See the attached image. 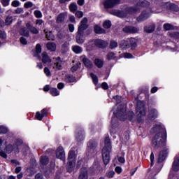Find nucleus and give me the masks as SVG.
I'll list each match as a JSON object with an SVG mask.
<instances>
[{
  "label": "nucleus",
  "instance_id": "1",
  "mask_svg": "<svg viewBox=\"0 0 179 179\" xmlns=\"http://www.w3.org/2000/svg\"><path fill=\"white\" fill-rule=\"evenodd\" d=\"M151 133H156L155 136L152 139V146L155 150L157 149H163L158 156V163H162L166 160L167 157L168 149L166 147L167 139V134H166V129L161 124L155 125L151 130Z\"/></svg>",
  "mask_w": 179,
  "mask_h": 179
},
{
  "label": "nucleus",
  "instance_id": "2",
  "mask_svg": "<svg viewBox=\"0 0 179 179\" xmlns=\"http://www.w3.org/2000/svg\"><path fill=\"white\" fill-rule=\"evenodd\" d=\"M150 3L148 1L144 0L141 3H138L135 7H129L125 9L124 11H120L117 10H113L110 12L112 15L118 16V17H125L128 15V13L132 15L134 13H138L141 11L142 8L145 6H149Z\"/></svg>",
  "mask_w": 179,
  "mask_h": 179
},
{
  "label": "nucleus",
  "instance_id": "3",
  "mask_svg": "<svg viewBox=\"0 0 179 179\" xmlns=\"http://www.w3.org/2000/svg\"><path fill=\"white\" fill-rule=\"evenodd\" d=\"M110 152H111V142L110 141V137H106L104 147L102 149V157L105 166L110 163Z\"/></svg>",
  "mask_w": 179,
  "mask_h": 179
},
{
  "label": "nucleus",
  "instance_id": "4",
  "mask_svg": "<svg viewBox=\"0 0 179 179\" xmlns=\"http://www.w3.org/2000/svg\"><path fill=\"white\" fill-rule=\"evenodd\" d=\"M127 106L125 105H118L116 110H114L113 114L120 120V121H125L127 120Z\"/></svg>",
  "mask_w": 179,
  "mask_h": 179
},
{
  "label": "nucleus",
  "instance_id": "5",
  "mask_svg": "<svg viewBox=\"0 0 179 179\" xmlns=\"http://www.w3.org/2000/svg\"><path fill=\"white\" fill-rule=\"evenodd\" d=\"M69 162L67 164V171L69 173H71L73 170V167H75V162H76V155H75V150L71 148V150L69 152Z\"/></svg>",
  "mask_w": 179,
  "mask_h": 179
},
{
  "label": "nucleus",
  "instance_id": "6",
  "mask_svg": "<svg viewBox=\"0 0 179 179\" xmlns=\"http://www.w3.org/2000/svg\"><path fill=\"white\" fill-rule=\"evenodd\" d=\"M120 48L122 50H128V48H133L136 47V39L135 38H131L126 40H123L120 43Z\"/></svg>",
  "mask_w": 179,
  "mask_h": 179
},
{
  "label": "nucleus",
  "instance_id": "7",
  "mask_svg": "<svg viewBox=\"0 0 179 179\" xmlns=\"http://www.w3.org/2000/svg\"><path fill=\"white\" fill-rule=\"evenodd\" d=\"M152 9L146 8L145 10H143L141 14L136 18L137 22L141 23V22H145V20L149 19L150 16H152Z\"/></svg>",
  "mask_w": 179,
  "mask_h": 179
},
{
  "label": "nucleus",
  "instance_id": "8",
  "mask_svg": "<svg viewBox=\"0 0 179 179\" xmlns=\"http://www.w3.org/2000/svg\"><path fill=\"white\" fill-rule=\"evenodd\" d=\"M136 114L140 118L146 115V109L145 108V103L143 101H138L136 106Z\"/></svg>",
  "mask_w": 179,
  "mask_h": 179
},
{
  "label": "nucleus",
  "instance_id": "9",
  "mask_svg": "<svg viewBox=\"0 0 179 179\" xmlns=\"http://www.w3.org/2000/svg\"><path fill=\"white\" fill-rule=\"evenodd\" d=\"M87 27H89L87 25V18L84 17L80 22V25L78 27V33H79V34H85V30H86Z\"/></svg>",
  "mask_w": 179,
  "mask_h": 179
},
{
  "label": "nucleus",
  "instance_id": "10",
  "mask_svg": "<svg viewBox=\"0 0 179 179\" xmlns=\"http://www.w3.org/2000/svg\"><path fill=\"white\" fill-rule=\"evenodd\" d=\"M121 0H106L103 5L106 8V9H110L111 8H114L115 5H118L120 3V1Z\"/></svg>",
  "mask_w": 179,
  "mask_h": 179
},
{
  "label": "nucleus",
  "instance_id": "11",
  "mask_svg": "<svg viewBox=\"0 0 179 179\" xmlns=\"http://www.w3.org/2000/svg\"><path fill=\"white\" fill-rule=\"evenodd\" d=\"M97 148V142L94 140H90L87 143V150L90 153H94L96 148Z\"/></svg>",
  "mask_w": 179,
  "mask_h": 179
},
{
  "label": "nucleus",
  "instance_id": "12",
  "mask_svg": "<svg viewBox=\"0 0 179 179\" xmlns=\"http://www.w3.org/2000/svg\"><path fill=\"white\" fill-rule=\"evenodd\" d=\"M56 157L65 162V151H64V148L59 147L56 150Z\"/></svg>",
  "mask_w": 179,
  "mask_h": 179
},
{
  "label": "nucleus",
  "instance_id": "13",
  "mask_svg": "<svg viewBox=\"0 0 179 179\" xmlns=\"http://www.w3.org/2000/svg\"><path fill=\"white\" fill-rule=\"evenodd\" d=\"M124 33L135 34L139 31V29L134 26H126L123 28Z\"/></svg>",
  "mask_w": 179,
  "mask_h": 179
},
{
  "label": "nucleus",
  "instance_id": "14",
  "mask_svg": "<svg viewBox=\"0 0 179 179\" xmlns=\"http://www.w3.org/2000/svg\"><path fill=\"white\" fill-rule=\"evenodd\" d=\"M63 64L64 63L62 62V60H61V57H56L53 68L57 71H61V69H62Z\"/></svg>",
  "mask_w": 179,
  "mask_h": 179
},
{
  "label": "nucleus",
  "instance_id": "15",
  "mask_svg": "<svg viewBox=\"0 0 179 179\" xmlns=\"http://www.w3.org/2000/svg\"><path fill=\"white\" fill-rule=\"evenodd\" d=\"M94 44L96 47H99V48H106L107 45H108V43L103 40L101 39H97L94 41Z\"/></svg>",
  "mask_w": 179,
  "mask_h": 179
},
{
  "label": "nucleus",
  "instance_id": "16",
  "mask_svg": "<svg viewBox=\"0 0 179 179\" xmlns=\"http://www.w3.org/2000/svg\"><path fill=\"white\" fill-rule=\"evenodd\" d=\"M78 179H89V175L87 173V167H83L81 169V171L79 175Z\"/></svg>",
  "mask_w": 179,
  "mask_h": 179
},
{
  "label": "nucleus",
  "instance_id": "17",
  "mask_svg": "<svg viewBox=\"0 0 179 179\" xmlns=\"http://www.w3.org/2000/svg\"><path fill=\"white\" fill-rule=\"evenodd\" d=\"M81 58L86 68H89L90 69H91V68H93V63L92 62V61L87 59L86 56H83Z\"/></svg>",
  "mask_w": 179,
  "mask_h": 179
},
{
  "label": "nucleus",
  "instance_id": "18",
  "mask_svg": "<svg viewBox=\"0 0 179 179\" xmlns=\"http://www.w3.org/2000/svg\"><path fill=\"white\" fill-rule=\"evenodd\" d=\"M172 169L173 170V171H179V156L178 155H177L174 158V161L172 165Z\"/></svg>",
  "mask_w": 179,
  "mask_h": 179
},
{
  "label": "nucleus",
  "instance_id": "19",
  "mask_svg": "<svg viewBox=\"0 0 179 179\" xmlns=\"http://www.w3.org/2000/svg\"><path fill=\"white\" fill-rule=\"evenodd\" d=\"M159 113H157V110L156 109H151L149 111L148 117L150 120H155V118H157V115Z\"/></svg>",
  "mask_w": 179,
  "mask_h": 179
},
{
  "label": "nucleus",
  "instance_id": "20",
  "mask_svg": "<svg viewBox=\"0 0 179 179\" xmlns=\"http://www.w3.org/2000/svg\"><path fill=\"white\" fill-rule=\"evenodd\" d=\"M51 58L50 57V56H48L47 52H43L42 53V62L43 64H50L51 63Z\"/></svg>",
  "mask_w": 179,
  "mask_h": 179
},
{
  "label": "nucleus",
  "instance_id": "21",
  "mask_svg": "<svg viewBox=\"0 0 179 179\" xmlns=\"http://www.w3.org/2000/svg\"><path fill=\"white\" fill-rule=\"evenodd\" d=\"M156 29V24H152L151 25L144 27V31L145 33H153Z\"/></svg>",
  "mask_w": 179,
  "mask_h": 179
},
{
  "label": "nucleus",
  "instance_id": "22",
  "mask_svg": "<svg viewBox=\"0 0 179 179\" xmlns=\"http://www.w3.org/2000/svg\"><path fill=\"white\" fill-rule=\"evenodd\" d=\"M76 139L78 141V142H81V141H83V139H85V136H83V131H82V130L76 131Z\"/></svg>",
  "mask_w": 179,
  "mask_h": 179
},
{
  "label": "nucleus",
  "instance_id": "23",
  "mask_svg": "<svg viewBox=\"0 0 179 179\" xmlns=\"http://www.w3.org/2000/svg\"><path fill=\"white\" fill-rule=\"evenodd\" d=\"M84 34H85L78 33L77 36H76V40L78 44H83V43H85V38H83Z\"/></svg>",
  "mask_w": 179,
  "mask_h": 179
},
{
  "label": "nucleus",
  "instance_id": "24",
  "mask_svg": "<svg viewBox=\"0 0 179 179\" xmlns=\"http://www.w3.org/2000/svg\"><path fill=\"white\" fill-rule=\"evenodd\" d=\"M38 54H41V45L40 44H37L36 46V54L34 55V57H36L38 59L41 61V57H40Z\"/></svg>",
  "mask_w": 179,
  "mask_h": 179
},
{
  "label": "nucleus",
  "instance_id": "25",
  "mask_svg": "<svg viewBox=\"0 0 179 179\" xmlns=\"http://www.w3.org/2000/svg\"><path fill=\"white\" fill-rule=\"evenodd\" d=\"M46 47L49 51L54 52L57 50V44L55 43H48Z\"/></svg>",
  "mask_w": 179,
  "mask_h": 179
},
{
  "label": "nucleus",
  "instance_id": "26",
  "mask_svg": "<svg viewBox=\"0 0 179 179\" xmlns=\"http://www.w3.org/2000/svg\"><path fill=\"white\" fill-rule=\"evenodd\" d=\"M20 36H24V37H29L30 36L29 29L26 27L21 28L20 30Z\"/></svg>",
  "mask_w": 179,
  "mask_h": 179
},
{
  "label": "nucleus",
  "instance_id": "27",
  "mask_svg": "<svg viewBox=\"0 0 179 179\" xmlns=\"http://www.w3.org/2000/svg\"><path fill=\"white\" fill-rule=\"evenodd\" d=\"M94 32L96 34H106V30H104L103 28L96 25L94 27Z\"/></svg>",
  "mask_w": 179,
  "mask_h": 179
},
{
  "label": "nucleus",
  "instance_id": "28",
  "mask_svg": "<svg viewBox=\"0 0 179 179\" xmlns=\"http://www.w3.org/2000/svg\"><path fill=\"white\" fill-rule=\"evenodd\" d=\"M13 22V17L8 15L6 17L4 21L5 26H10V24Z\"/></svg>",
  "mask_w": 179,
  "mask_h": 179
},
{
  "label": "nucleus",
  "instance_id": "29",
  "mask_svg": "<svg viewBox=\"0 0 179 179\" xmlns=\"http://www.w3.org/2000/svg\"><path fill=\"white\" fill-rule=\"evenodd\" d=\"M40 162L41 164H43V166H46V164H48L50 162V159L47 156H42L40 159Z\"/></svg>",
  "mask_w": 179,
  "mask_h": 179
},
{
  "label": "nucleus",
  "instance_id": "30",
  "mask_svg": "<svg viewBox=\"0 0 179 179\" xmlns=\"http://www.w3.org/2000/svg\"><path fill=\"white\" fill-rule=\"evenodd\" d=\"M94 64L97 68H103V65H104V62L100 59H95Z\"/></svg>",
  "mask_w": 179,
  "mask_h": 179
},
{
  "label": "nucleus",
  "instance_id": "31",
  "mask_svg": "<svg viewBox=\"0 0 179 179\" xmlns=\"http://www.w3.org/2000/svg\"><path fill=\"white\" fill-rule=\"evenodd\" d=\"M72 50L75 54H80L82 52L83 49L80 48V46L74 45L72 47Z\"/></svg>",
  "mask_w": 179,
  "mask_h": 179
},
{
  "label": "nucleus",
  "instance_id": "32",
  "mask_svg": "<svg viewBox=\"0 0 179 179\" xmlns=\"http://www.w3.org/2000/svg\"><path fill=\"white\" fill-rule=\"evenodd\" d=\"M44 32L46 34V38L48 40H54V38H55V37L54 36V34H52V31L47 32V31L45 29Z\"/></svg>",
  "mask_w": 179,
  "mask_h": 179
},
{
  "label": "nucleus",
  "instance_id": "33",
  "mask_svg": "<svg viewBox=\"0 0 179 179\" xmlns=\"http://www.w3.org/2000/svg\"><path fill=\"white\" fill-rule=\"evenodd\" d=\"M65 82H66L67 83H72L75 82V77L67 75L65 78Z\"/></svg>",
  "mask_w": 179,
  "mask_h": 179
},
{
  "label": "nucleus",
  "instance_id": "34",
  "mask_svg": "<svg viewBox=\"0 0 179 179\" xmlns=\"http://www.w3.org/2000/svg\"><path fill=\"white\" fill-rule=\"evenodd\" d=\"M117 56H115V53L113 52H110L107 54V59L108 61H111V59H115Z\"/></svg>",
  "mask_w": 179,
  "mask_h": 179
},
{
  "label": "nucleus",
  "instance_id": "35",
  "mask_svg": "<svg viewBox=\"0 0 179 179\" xmlns=\"http://www.w3.org/2000/svg\"><path fill=\"white\" fill-rule=\"evenodd\" d=\"M65 20V14L61 13L57 16V22L58 23H62Z\"/></svg>",
  "mask_w": 179,
  "mask_h": 179
},
{
  "label": "nucleus",
  "instance_id": "36",
  "mask_svg": "<svg viewBox=\"0 0 179 179\" xmlns=\"http://www.w3.org/2000/svg\"><path fill=\"white\" fill-rule=\"evenodd\" d=\"M69 9L71 12H75L76 10H78V5L76 4V3H71L69 6Z\"/></svg>",
  "mask_w": 179,
  "mask_h": 179
},
{
  "label": "nucleus",
  "instance_id": "37",
  "mask_svg": "<svg viewBox=\"0 0 179 179\" xmlns=\"http://www.w3.org/2000/svg\"><path fill=\"white\" fill-rule=\"evenodd\" d=\"M90 76L92 79V82L94 85H97V83H99V78H97V76L93 74V73H92L90 74Z\"/></svg>",
  "mask_w": 179,
  "mask_h": 179
},
{
  "label": "nucleus",
  "instance_id": "38",
  "mask_svg": "<svg viewBox=\"0 0 179 179\" xmlns=\"http://www.w3.org/2000/svg\"><path fill=\"white\" fill-rule=\"evenodd\" d=\"M5 150L6 153L10 154L11 152H13V145H12V144L8 145L6 147Z\"/></svg>",
  "mask_w": 179,
  "mask_h": 179
},
{
  "label": "nucleus",
  "instance_id": "39",
  "mask_svg": "<svg viewBox=\"0 0 179 179\" xmlns=\"http://www.w3.org/2000/svg\"><path fill=\"white\" fill-rule=\"evenodd\" d=\"M103 27H104V29H110L111 27V21H105L103 24Z\"/></svg>",
  "mask_w": 179,
  "mask_h": 179
},
{
  "label": "nucleus",
  "instance_id": "40",
  "mask_svg": "<svg viewBox=\"0 0 179 179\" xmlns=\"http://www.w3.org/2000/svg\"><path fill=\"white\" fill-rule=\"evenodd\" d=\"M50 94L52 96H59V92H58L57 88H52L50 90Z\"/></svg>",
  "mask_w": 179,
  "mask_h": 179
},
{
  "label": "nucleus",
  "instance_id": "41",
  "mask_svg": "<svg viewBox=\"0 0 179 179\" xmlns=\"http://www.w3.org/2000/svg\"><path fill=\"white\" fill-rule=\"evenodd\" d=\"M117 47H118V43L115 41H111L110 43V48L113 50L114 48H117Z\"/></svg>",
  "mask_w": 179,
  "mask_h": 179
},
{
  "label": "nucleus",
  "instance_id": "42",
  "mask_svg": "<svg viewBox=\"0 0 179 179\" xmlns=\"http://www.w3.org/2000/svg\"><path fill=\"white\" fill-rule=\"evenodd\" d=\"M34 15L37 17V19H40L41 17H43V14L41 13V11L36 10L34 12Z\"/></svg>",
  "mask_w": 179,
  "mask_h": 179
},
{
  "label": "nucleus",
  "instance_id": "43",
  "mask_svg": "<svg viewBox=\"0 0 179 179\" xmlns=\"http://www.w3.org/2000/svg\"><path fill=\"white\" fill-rule=\"evenodd\" d=\"M80 67V63H77L76 65L71 67V71L76 72V71H78V69H79Z\"/></svg>",
  "mask_w": 179,
  "mask_h": 179
},
{
  "label": "nucleus",
  "instance_id": "44",
  "mask_svg": "<svg viewBox=\"0 0 179 179\" xmlns=\"http://www.w3.org/2000/svg\"><path fill=\"white\" fill-rule=\"evenodd\" d=\"M1 3L4 7L9 6V4L10 3V0H1Z\"/></svg>",
  "mask_w": 179,
  "mask_h": 179
},
{
  "label": "nucleus",
  "instance_id": "45",
  "mask_svg": "<svg viewBox=\"0 0 179 179\" xmlns=\"http://www.w3.org/2000/svg\"><path fill=\"white\" fill-rule=\"evenodd\" d=\"M164 29L165 30H173L174 29V27H173V25H171V24H165L164 25Z\"/></svg>",
  "mask_w": 179,
  "mask_h": 179
},
{
  "label": "nucleus",
  "instance_id": "46",
  "mask_svg": "<svg viewBox=\"0 0 179 179\" xmlns=\"http://www.w3.org/2000/svg\"><path fill=\"white\" fill-rule=\"evenodd\" d=\"M11 6L13 8H17V6H20V2L17 0H14L12 3H11Z\"/></svg>",
  "mask_w": 179,
  "mask_h": 179
},
{
  "label": "nucleus",
  "instance_id": "47",
  "mask_svg": "<svg viewBox=\"0 0 179 179\" xmlns=\"http://www.w3.org/2000/svg\"><path fill=\"white\" fill-rule=\"evenodd\" d=\"M115 174V172L113 171H110L108 173H106V177H108V178H113V177H114Z\"/></svg>",
  "mask_w": 179,
  "mask_h": 179
},
{
  "label": "nucleus",
  "instance_id": "48",
  "mask_svg": "<svg viewBox=\"0 0 179 179\" xmlns=\"http://www.w3.org/2000/svg\"><path fill=\"white\" fill-rule=\"evenodd\" d=\"M29 31H31V33H32L33 34H38V29H37V28L32 27L30 28Z\"/></svg>",
  "mask_w": 179,
  "mask_h": 179
},
{
  "label": "nucleus",
  "instance_id": "49",
  "mask_svg": "<svg viewBox=\"0 0 179 179\" xmlns=\"http://www.w3.org/2000/svg\"><path fill=\"white\" fill-rule=\"evenodd\" d=\"M8 129L3 126H0V134H6Z\"/></svg>",
  "mask_w": 179,
  "mask_h": 179
},
{
  "label": "nucleus",
  "instance_id": "50",
  "mask_svg": "<svg viewBox=\"0 0 179 179\" xmlns=\"http://www.w3.org/2000/svg\"><path fill=\"white\" fill-rule=\"evenodd\" d=\"M20 43L21 44H22L23 45H26L27 44V39H26V38L22 36L20 38Z\"/></svg>",
  "mask_w": 179,
  "mask_h": 179
},
{
  "label": "nucleus",
  "instance_id": "51",
  "mask_svg": "<svg viewBox=\"0 0 179 179\" xmlns=\"http://www.w3.org/2000/svg\"><path fill=\"white\" fill-rule=\"evenodd\" d=\"M43 71L46 76H51V71H50V69H48V67H45Z\"/></svg>",
  "mask_w": 179,
  "mask_h": 179
},
{
  "label": "nucleus",
  "instance_id": "52",
  "mask_svg": "<svg viewBox=\"0 0 179 179\" xmlns=\"http://www.w3.org/2000/svg\"><path fill=\"white\" fill-rule=\"evenodd\" d=\"M36 118H37V120H38L39 121H41V120H43V116L41 113H40V112H36Z\"/></svg>",
  "mask_w": 179,
  "mask_h": 179
},
{
  "label": "nucleus",
  "instance_id": "53",
  "mask_svg": "<svg viewBox=\"0 0 179 179\" xmlns=\"http://www.w3.org/2000/svg\"><path fill=\"white\" fill-rule=\"evenodd\" d=\"M24 8L28 9V8H31L33 6V3L31 1H27L24 4Z\"/></svg>",
  "mask_w": 179,
  "mask_h": 179
},
{
  "label": "nucleus",
  "instance_id": "54",
  "mask_svg": "<svg viewBox=\"0 0 179 179\" xmlns=\"http://www.w3.org/2000/svg\"><path fill=\"white\" fill-rule=\"evenodd\" d=\"M76 16L78 17L79 19H80V17H83V12L76 11Z\"/></svg>",
  "mask_w": 179,
  "mask_h": 179
},
{
  "label": "nucleus",
  "instance_id": "55",
  "mask_svg": "<svg viewBox=\"0 0 179 179\" xmlns=\"http://www.w3.org/2000/svg\"><path fill=\"white\" fill-rule=\"evenodd\" d=\"M41 114H42V117H47V115H48V110L45 108L41 110Z\"/></svg>",
  "mask_w": 179,
  "mask_h": 179
},
{
  "label": "nucleus",
  "instance_id": "56",
  "mask_svg": "<svg viewBox=\"0 0 179 179\" xmlns=\"http://www.w3.org/2000/svg\"><path fill=\"white\" fill-rule=\"evenodd\" d=\"M13 150L16 154L19 153V146L14 144L13 145Z\"/></svg>",
  "mask_w": 179,
  "mask_h": 179
},
{
  "label": "nucleus",
  "instance_id": "57",
  "mask_svg": "<svg viewBox=\"0 0 179 179\" xmlns=\"http://www.w3.org/2000/svg\"><path fill=\"white\" fill-rule=\"evenodd\" d=\"M0 38H6V33L2 30H0Z\"/></svg>",
  "mask_w": 179,
  "mask_h": 179
},
{
  "label": "nucleus",
  "instance_id": "58",
  "mask_svg": "<svg viewBox=\"0 0 179 179\" xmlns=\"http://www.w3.org/2000/svg\"><path fill=\"white\" fill-rule=\"evenodd\" d=\"M15 13L17 15H19L20 13H23V8H17L15 10Z\"/></svg>",
  "mask_w": 179,
  "mask_h": 179
},
{
  "label": "nucleus",
  "instance_id": "59",
  "mask_svg": "<svg viewBox=\"0 0 179 179\" xmlns=\"http://www.w3.org/2000/svg\"><path fill=\"white\" fill-rule=\"evenodd\" d=\"M11 163H12V164H13V166H15V167H16V166L20 165V163L18 162L17 160H15V159L11 160Z\"/></svg>",
  "mask_w": 179,
  "mask_h": 179
},
{
  "label": "nucleus",
  "instance_id": "60",
  "mask_svg": "<svg viewBox=\"0 0 179 179\" xmlns=\"http://www.w3.org/2000/svg\"><path fill=\"white\" fill-rule=\"evenodd\" d=\"M115 171H116L117 174H121V173H122V168L117 166L115 169Z\"/></svg>",
  "mask_w": 179,
  "mask_h": 179
},
{
  "label": "nucleus",
  "instance_id": "61",
  "mask_svg": "<svg viewBox=\"0 0 179 179\" xmlns=\"http://www.w3.org/2000/svg\"><path fill=\"white\" fill-rule=\"evenodd\" d=\"M102 89H103L104 90H107L108 89V84H107V83L104 82L102 83Z\"/></svg>",
  "mask_w": 179,
  "mask_h": 179
},
{
  "label": "nucleus",
  "instance_id": "62",
  "mask_svg": "<svg viewBox=\"0 0 179 179\" xmlns=\"http://www.w3.org/2000/svg\"><path fill=\"white\" fill-rule=\"evenodd\" d=\"M69 31H71V33H73V31L75 30V27L73 26V24H69Z\"/></svg>",
  "mask_w": 179,
  "mask_h": 179
},
{
  "label": "nucleus",
  "instance_id": "63",
  "mask_svg": "<svg viewBox=\"0 0 179 179\" xmlns=\"http://www.w3.org/2000/svg\"><path fill=\"white\" fill-rule=\"evenodd\" d=\"M35 179H44V177L43 176V174L41 173H37L35 176Z\"/></svg>",
  "mask_w": 179,
  "mask_h": 179
},
{
  "label": "nucleus",
  "instance_id": "64",
  "mask_svg": "<svg viewBox=\"0 0 179 179\" xmlns=\"http://www.w3.org/2000/svg\"><path fill=\"white\" fill-rule=\"evenodd\" d=\"M124 58H132V55L131 53H124Z\"/></svg>",
  "mask_w": 179,
  "mask_h": 179
}]
</instances>
